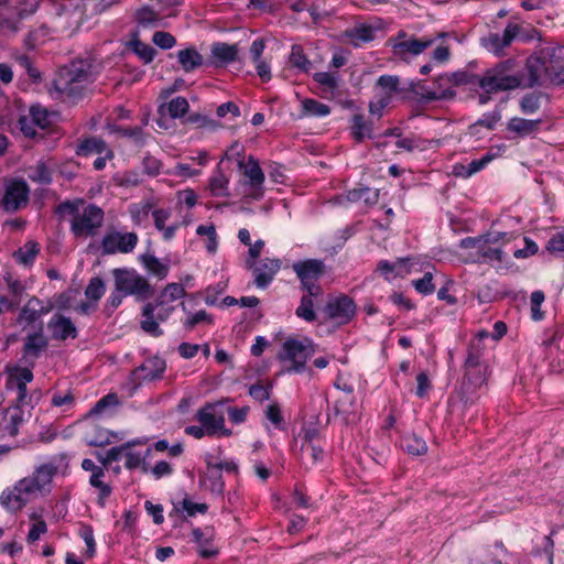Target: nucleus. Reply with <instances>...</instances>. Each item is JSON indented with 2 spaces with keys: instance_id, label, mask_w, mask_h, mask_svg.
Masks as SVG:
<instances>
[{
  "instance_id": "44",
  "label": "nucleus",
  "mask_w": 564,
  "mask_h": 564,
  "mask_svg": "<svg viewBox=\"0 0 564 564\" xmlns=\"http://www.w3.org/2000/svg\"><path fill=\"white\" fill-rule=\"evenodd\" d=\"M40 251V246L35 241H29L23 247H21L18 251L14 252V258L19 263L24 265H29L33 262L36 254Z\"/></svg>"
},
{
  "instance_id": "8",
  "label": "nucleus",
  "mask_w": 564,
  "mask_h": 564,
  "mask_svg": "<svg viewBox=\"0 0 564 564\" xmlns=\"http://www.w3.org/2000/svg\"><path fill=\"white\" fill-rule=\"evenodd\" d=\"M225 400L210 402L196 413V420L206 429L207 435L230 436L231 430L225 426Z\"/></svg>"
},
{
  "instance_id": "24",
  "label": "nucleus",
  "mask_w": 564,
  "mask_h": 564,
  "mask_svg": "<svg viewBox=\"0 0 564 564\" xmlns=\"http://www.w3.org/2000/svg\"><path fill=\"white\" fill-rule=\"evenodd\" d=\"M212 57L217 65H226L236 61L238 55V47L236 44H227L223 42L214 43L212 45Z\"/></svg>"
},
{
  "instance_id": "4",
  "label": "nucleus",
  "mask_w": 564,
  "mask_h": 564,
  "mask_svg": "<svg viewBox=\"0 0 564 564\" xmlns=\"http://www.w3.org/2000/svg\"><path fill=\"white\" fill-rule=\"evenodd\" d=\"M93 66L87 61L73 62L56 83V88L68 97H79L85 86L94 80Z\"/></svg>"
},
{
  "instance_id": "18",
  "label": "nucleus",
  "mask_w": 564,
  "mask_h": 564,
  "mask_svg": "<svg viewBox=\"0 0 564 564\" xmlns=\"http://www.w3.org/2000/svg\"><path fill=\"white\" fill-rule=\"evenodd\" d=\"M280 268L281 261L279 259L265 258L254 263V284L260 289L267 288L279 272Z\"/></svg>"
},
{
  "instance_id": "62",
  "label": "nucleus",
  "mask_w": 564,
  "mask_h": 564,
  "mask_svg": "<svg viewBox=\"0 0 564 564\" xmlns=\"http://www.w3.org/2000/svg\"><path fill=\"white\" fill-rule=\"evenodd\" d=\"M152 42L160 48L169 50L176 44V39L169 32L156 31L152 36Z\"/></svg>"
},
{
  "instance_id": "38",
  "label": "nucleus",
  "mask_w": 564,
  "mask_h": 564,
  "mask_svg": "<svg viewBox=\"0 0 564 564\" xmlns=\"http://www.w3.org/2000/svg\"><path fill=\"white\" fill-rule=\"evenodd\" d=\"M47 347V339L41 333H34L26 337L24 354L37 358L42 350Z\"/></svg>"
},
{
  "instance_id": "55",
  "label": "nucleus",
  "mask_w": 564,
  "mask_h": 564,
  "mask_svg": "<svg viewBox=\"0 0 564 564\" xmlns=\"http://www.w3.org/2000/svg\"><path fill=\"white\" fill-rule=\"evenodd\" d=\"M481 238L486 240V243L501 248V245L510 242L514 236L511 232L490 230L481 235Z\"/></svg>"
},
{
  "instance_id": "52",
  "label": "nucleus",
  "mask_w": 564,
  "mask_h": 564,
  "mask_svg": "<svg viewBox=\"0 0 564 564\" xmlns=\"http://www.w3.org/2000/svg\"><path fill=\"white\" fill-rule=\"evenodd\" d=\"M30 519L33 520L34 523L32 524L29 531L26 540L29 543H34L41 538L42 534L46 533L47 525L46 522L41 518V516L36 513H32L30 516Z\"/></svg>"
},
{
  "instance_id": "15",
  "label": "nucleus",
  "mask_w": 564,
  "mask_h": 564,
  "mask_svg": "<svg viewBox=\"0 0 564 564\" xmlns=\"http://www.w3.org/2000/svg\"><path fill=\"white\" fill-rule=\"evenodd\" d=\"M520 26L509 23L503 33H489L480 39V45L495 55H501L506 47H509L519 34Z\"/></svg>"
},
{
  "instance_id": "53",
  "label": "nucleus",
  "mask_w": 564,
  "mask_h": 564,
  "mask_svg": "<svg viewBox=\"0 0 564 564\" xmlns=\"http://www.w3.org/2000/svg\"><path fill=\"white\" fill-rule=\"evenodd\" d=\"M540 93H530L524 95L520 100V109L523 113L531 115L539 110L541 105Z\"/></svg>"
},
{
  "instance_id": "32",
  "label": "nucleus",
  "mask_w": 564,
  "mask_h": 564,
  "mask_svg": "<svg viewBox=\"0 0 564 564\" xmlns=\"http://www.w3.org/2000/svg\"><path fill=\"white\" fill-rule=\"evenodd\" d=\"M177 59L184 72H192L203 65V56L194 47L181 50L177 53Z\"/></svg>"
},
{
  "instance_id": "9",
  "label": "nucleus",
  "mask_w": 564,
  "mask_h": 564,
  "mask_svg": "<svg viewBox=\"0 0 564 564\" xmlns=\"http://www.w3.org/2000/svg\"><path fill=\"white\" fill-rule=\"evenodd\" d=\"M388 42L391 45L394 57L408 62L430 47L434 43V39H417L404 31H400L395 36L390 37Z\"/></svg>"
},
{
  "instance_id": "43",
  "label": "nucleus",
  "mask_w": 564,
  "mask_h": 564,
  "mask_svg": "<svg viewBox=\"0 0 564 564\" xmlns=\"http://www.w3.org/2000/svg\"><path fill=\"white\" fill-rule=\"evenodd\" d=\"M37 305H41V301L37 297L30 299L28 303L24 305V307L21 310L18 317V323L20 325L28 326L33 324L36 319H39L40 317L36 312Z\"/></svg>"
},
{
  "instance_id": "49",
  "label": "nucleus",
  "mask_w": 564,
  "mask_h": 564,
  "mask_svg": "<svg viewBox=\"0 0 564 564\" xmlns=\"http://www.w3.org/2000/svg\"><path fill=\"white\" fill-rule=\"evenodd\" d=\"M289 62L293 67L304 73H307L312 67L311 61L306 57L300 45L292 46Z\"/></svg>"
},
{
  "instance_id": "40",
  "label": "nucleus",
  "mask_w": 564,
  "mask_h": 564,
  "mask_svg": "<svg viewBox=\"0 0 564 564\" xmlns=\"http://www.w3.org/2000/svg\"><path fill=\"white\" fill-rule=\"evenodd\" d=\"M151 454V448H147L144 453L133 451L132 447L126 449L124 457L126 463L124 466L128 469H135L141 467L143 471H148V466L145 464V458Z\"/></svg>"
},
{
  "instance_id": "6",
  "label": "nucleus",
  "mask_w": 564,
  "mask_h": 564,
  "mask_svg": "<svg viewBox=\"0 0 564 564\" xmlns=\"http://www.w3.org/2000/svg\"><path fill=\"white\" fill-rule=\"evenodd\" d=\"M314 347L310 339L302 340L289 338L283 343L282 351L279 358L283 362H288L286 372H303L305 370L306 360L314 354Z\"/></svg>"
},
{
  "instance_id": "41",
  "label": "nucleus",
  "mask_w": 564,
  "mask_h": 564,
  "mask_svg": "<svg viewBox=\"0 0 564 564\" xmlns=\"http://www.w3.org/2000/svg\"><path fill=\"white\" fill-rule=\"evenodd\" d=\"M30 117L37 128L44 130L53 123L56 115L47 111V109L42 106L36 105L30 108Z\"/></svg>"
},
{
  "instance_id": "46",
  "label": "nucleus",
  "mask_w": 564,
  "mask_h": 564,
  "mask_svg": "<svg viewBox=\"0 0 564 564\" xmlns=\"http://www.w3.org/2000/svg\"><path fill=\"white\" fill-rule=\"evenodd\" d=\"M317 296L318 295H311L308 292H306V294L302 296L301 303L295 311L296 316L306 322L315 321L316 314L313 308V297Z\"/></svg>"
},
{
  "instance_id": "63",
  "label": "nucleus",
  "mask_w": 564,
  "mask_h": 564,
  "mask_svg": "<svg viewBox=\"0 0 564 564\" xmlns=\"http://www.w3.org/2000/svg\"><path fill=\"white\" fill-rule=\"evenodd\" d=\"M433 274L431 272H426L422 279L413 281V286L415 290L424 295L431 294L434 292L435 286L432 282Z\"/></svg>"
},
{
  "instance_id": "34",
  "label": "nucleus",
  "mask_w": 564,
  "mask_h": 564,
  "mask_svg": "<svg viewBox=\"0 0 564 564\" xmlns=\"http://www.w3.org/2000/svg\"><path fill=\"white\" fill-rule=\"evenodd\" d=\"M28 177L39 184H50L52 182V170L44 161H37L26 170Z\"/></svg>"
},
{
  "instance_id": "14",
  "label": "nucleus",
  "mask_w": 564,
  "mask_h": 564,
  "mask_svg": "<svg viewBox=\"0 0 564 564\" xmlns=\"http://www.w3.org/2000/svg\"><path fill=\"white\" fill-rule=\"evenodd\" d=\"M135 232L110 231L101 240L102 252L106 254L129 253L138 243Z\"/></svg>"
},
{
  "instance_id": "29",
  "label": "nucleus",
  "mask_w": 564,
  "mask_h": 564,
  "mask_svg": "<svg viewBox=\"0 0 564 564\" xmlns=\"http://www.w3.org/2000/svg\"><path fill=\"white\" fill-rule=\"evenodd\" d=\"M135 21L140 28L154 29L162 25V17L160 13L151 9L149 6H144L138 9L134 13Z\"/></svg>"
},
{
  "instance_id": "37",
  "label": "nucleus",
  "mask_w": 564,
  "mask_h": 564,
  "mask_svg": "<svg viewBox=\"0 0 564 564\" xmlns=\"http://www.w3.org/2000/svg\"><path fill=\"white\" fill-rule=\"evenodd\" d=\"M79 7L85 12L86 17H94L96 14H99L113 4L118 3L119 0H78Z\"/></svg>"
},
{
  "instance_id": "20",
  "label": "nucleus",
  "mask_w": 564,
  "mask_h": 564,
  "mask_svg": "<svg viewBox=\"0 0 564 564\" xmlns=\"http://www.w3.org/2000/svg\"><path fill=\"white\" fill-rule=\"evenodd\" d=\"M57 465L53 462L44 463L35 468L30 478L40 489V494L48 492L53 477L57 474Z\"/></svg>"
},
{
  "instance_id": "59",
  "label": "nucleus",
  "mask_w": 564,
  "mask_h": 564,
  "mask_svg": "<svg viewBox=\"0 0 564 564\" xmlns=\"http://www.w3.org/2000/svg\"><path fill=\"white\" fill-rule=\"evenodd\" d=\"M349 199L364 200L366 204H375L378 199V193L369 187H359L349 192Z\"/></svg>"
},
{
  "instance_id": "1",
  "label": "nucleus",
  "mask_w": 564,
  "mask_h": 564,
  "mask_svg": "<svg viewBox=\"0 0 564 564\" xmlns=\"http://www.w3.org/2000/svg\"><path fill=\"white\" fill-rule=\"evenodd\" d=\"M78 3V0L51 1L48 21L43 23L39 30L31 31L25 39V44L33 48L50 34H70L76 31L87 18Z\"/></svg>"
},
{
  "instance_id": "61",
  "label": "nucleus",
  "mask_w": 564,
  "mask_h": 564,
  "mask_svg": "<svg viewBox=\"0 0 564 564\" xmlns=\"http://www.w3.org/2000/svg\"><path fill=\"white\" fill-rule=\"evenodd\" d=\"M314 80L323 86L327 91H334L338 85V78L335 74L328 72L315 73Z\"/></svg>"
},
{
  "instance_id": "48",
  "label": "nucleus",
  "mask_w": 564,
  "mask_h": 564,
  "mask_svg": "<svg viewBox=\"0 0 564 564\" xmlns=\"http://www.w3.org/2000/svg\"><path fill=\"white\" fill-rule=\"evenodd\" d=\"M140 260L149 272L153 273L160 279L166 276L169 271L167 265L163 264L155 256L142 254Z\"/></svg>"
},
{
  "instance_id": "39",
  "label": "nucleus",
  "mask_w": 564,
  "mask_h": 564,
  "mask_svg": "<svg viewBox=\"0 0 564 564\" xmlns=\"http://www.w3.org/2000/svg\"><path fill=\"white\" fill-rule=\"evenodd\" d=\"M107 150V145L104 140L91 137L83 140L76 149L77 155H90L94 153L101 154Z\"/></svg>"
},
{
  "instance_id": "60",
  "label": "nucleus",
  "mask_w": 564,
  "mask_h": 564,
  "mask_svg": "<svg viewBox=\"0 0 564 564\" xmlns=\"http://www.w3.org/2000/svg\"><path fill=\"white\" fill-rule=\"evenodd\" d=\"M105 283L100 278H93L85 290V295L93 301H98L105 293Z\"/></svg>"
},
{
  "instance_id": "57",
  "label": "nucleus",
  "mask_w": 564,
  "mask_h": 564,
  "mask_svg": "<svg viewBox=\"0 0 564 564\" xmlns=\"http://www.w3.org/2000/svg\"><path fill=\"white\" fill-rule=\"evenodd\" d=\"M502 254L503 251L501 250L500 247H495L486 243L480 250L478 263L491 262L494 260L501 262Z\"/></svg>"
},
{
  "instance_id": "64",
  "label": "nucleus",
  "mask_w": 564,
  "mask_h": 564,
  "mask_svg": "<svg viewBox=\"0 0 564 564\" xmlns=\"http://www.w3.org/2000/svg\"><path fill=\"white\" fill-rule=\"evenodd\" d=\"M544 293L542 291H534L531 294V316L534 321L543 318V312L541 305L544 302Z\"/></svg>"
},
{
  "instance_id": "51",
  "label": "nucleus",
  "mask_w": 564,
  "mask_h": 564,
  "mask_svg": "<svg viewBox=\"0 0 564 564\" xmlns=\"http://www.w3.org/2000/svg\"><path fill=\"white\" fill-rule=\"evenodd\" d=\"M186 121L196 126V128L206 129L208 131H217L223 127L218 121L200 113H191Z\"/></svg>"
},
{
  "instance_id": "50",
  "label": "nucleus",
  "mask_w": 564,
  "mask_h": 564,
  "mask_svg": "<svg viewBox=\"0 0 564 564\" xmlns=\"http://www.w3.org/2000/svg\"><path fill=\"white\" fill-rule=\"evenodd\" d=\"M477 78H479V75H473L466 72H456L438 76V80H446L455 86L475 85L477 84Z\"/></svg>"
},
{
  "instance_id": "7",
  "label": "nucleus",
  "mask_w": 564,
  "mask_h": 564,
  "mask_svg": "<svg viewBox=\"0 0 564 564\" xmlns=\"http://www.w3.org/2000/svg\"><path fill=\"white\" fill-rule=\"evenodd\" d=\"M174 308L169 301H164V304H161V297L159 296L155 302L147 303L142 307V318L140 321L142 330L153 337L162 336L163 329L160 327V323L167 321Z\"/></svg>"
},
{
  "instance_id": "13",
  "label": "nucleus",
  "mask_w": 564,
  "mask_h": 564,
  "mask_svg": "<svg viewBox=\"0 0 564 564\" xmlns=\"http://www.w3.org/2000/svg\"><path fill=\"white\" fill-rule=\"evenodd\" d=\"M324 313L328 319L335 321L339 325H345L355 316L356 304L352 299L341 294L328 300L324 307Z\"/></svg>"
},
{
  "instance_id": "27",
  "label": "nucleus",
  "mask_w": 564,
  "mask_h": 564,
  "mask_svg": "<svg viewBox=\"0 0 564 564\" xmlns=\"http://www.w3.org/2000/svg\"><path fill=\"white\" fill-rule=\"evenodd\" d=\"M192 536H193V540L199 546L200 556H203L205 558H209V557H213L214 555H216L217 551L210 546V543L214 538L212 530H209L207 528L205 530L195 528L192 530Z\"/></svg>"
},
{
  "instance_id": "25",
  "label": "nucleus",
  "mask_w": 564,
  "mask_h": 564,
  "mask_svg": "<svg viewBox=\"0 0 564 564\" xmlns=\"http://www.w3.org/2000/svg\"><path fill=\"white\" fill-rule=\"evenodd\" d=\"M435 83L437 84L440 90H424L423 87H420L422 91L416 89L415 84H411V90L415 94H420L422 99L425 101H434V100H443V99H449L455 96V90L451 87L443 88L445 84H448L446 80H438V77L435 79Z\"/></svg>"
},
{
  "instance_id": "33",
  "label": "nucleus",
  "mask_w": 564,
  "mask_h": 564,
  "mask_svg": "<svg viewBox=\"0 0 564 564\" xmlns=\"http://www.w3.org/2000/svg\"><path fill=\"white\" fill-rule=\"evenodd\" d=\"M541 123V120H529L524 118L514 117L508 122V130L520 135L527 137L535 132Z\"/></svg>"
},
{
  "instance_id": "54",
  "label": "nucleus",
  "mask_w": 564,
  "mask_h": 564,
  "mask_svg": "<svg viewBox=\"0 0 564 564\" xmlns=\"http://www.w3.org/2000/svg\"><path fill=\"white\" fill-rule=\"evenodd\" d=\"M101 478L102 477H98V475H90L89 484L99 490L97 503L104 508L106 499L111 495L112 489L108 484L104 482Z\"/></svg>"
},
{
  "instance_id": "3",
  "label": "nucleus",
  "mask_w": 564,
  "mask_h": 564,
  "mask_svg": "<svg viewBox=\"0 0 564 564\" xmlns=\"http://www.w3.org/2000/svg\"><path fill=\"white\" fill-rule=\"evenodd\" d=\"M523 83V73L514 58H508L488 68L477 78V85L486 94L513 90Z\"/></svg>"
},
{
  "instance_id": "45",
  "label": "nucleus",
  "mask_w": 564,
  "mask_h": 564,
  "mask_svg": "<svg viewBox=\"0 0 564 564\" xmlns=\"http://www.w3.org/2000/svg\"><path fill=\"white\" fill-rule=\"evenodd\" d=\"M129 47L144 64L151 63L156 54L151 45L141 42L139 39L130 41Z\"/></svg>"
},
{
  "instance_id": "23",
  "label": "nucleus",
  "mask_w": 564,
  "mask_h": 564,
  "mask_svg": "<svg viewBox=\"0 0 564 564\" xmlns=\"http://www.w3.org/2000/svg\"><path fill=\"white\" fill-rule=\"evenodd\" d=\"M19 489V486L15 484L12 488L3 490L1 494L0 500L2 506L11 512L21 510L29 502L24 494Z\"/></svg>"
},
{
  "instance_id": "19",
  "label": "nucleus",
  "mask_w": 564,
  "mask_h": 564,
  "mask_svg": "<svg viewBox=\"0 0 564 564\" xmlns=\"http://www.w3.org/2000/svg\"><path fill=\"white\" fill-rule=\"evenodd\" d=\"M52 333V337L56 340H65L67 338H76L77 329L69 317L55 314L47 324Z\"/></svg>"
},
{
  "instance_id": "16",
  "label": "nucleus",
  "mask_w": 564,
  "mask_h": 564,
  "mask_svg": "<svg viewBox=\"0 0 564 564\" xmlns=\"http://www.w3.org/2000/svg\"><path fill=\"white\" fill-rule=\"evenodd\" d=\"M30 188L25 181L18 180L8 184L3 197L6 210L15 212L29 199Z\"/></svg>"
},
{
  "instance_id": "58",
  "label": "nucleus",
  "mask_w": 564,
  "mask_h": 564,
  "mask_svg": "<svg viewBox=\"0 0 564 564\" xmlns=\"http://www.w3.org/2000/svg\"><path fill=\"white\" fill-rule=\"evenodd\" d=\"M33 380V373L28 368H17L14 371H12L9 376L7 386H13V384H28Z\"/></svg>"
},
{
  "instance_id": "22",
  "label": "nucleus",
  "mask_w": 564,
  "mask_h": 564,
  "mask_svg": "<svg viewBox=\"0 0 564 564\" xmlns=\"http://www.w3.org/2000/svg\"><path fill=\"white\" fill-rule=\"evenodd\" d=\"M409 258H399L394 262L381 260L378 263V271L384 276L386 280H392L397 276H404L410 272Z\"/></svg>"
},
{
  "instance_id": "56",
  "label": "nucleus",
  "mask_w": 564,
  "mask_h": 564,
  "mask_svg": "<svg viewBox=\"0 0 564 564\" xmlns=\"http://www.w3.org/2000/svg\"><path fill=\"white\" fill-rule=\"evenodd\" d=\"M185 295V290L182 284L178 283H170L164 290L160 293L159 297H161V304H164V301L172 302L183 297Z\"/></svg>"
},
{
  "instance_id": "42",
  "label": "nucleus",
  "mask_w": 564,
  "mask_h": 564,
  "mask_svg": "<svg viewBox=\"0 0 564 564\" xmlns=\"http://www.w3.org/2000/svg\"><path fill=\"white\" fill-rule=\"evenodd\" d=\"M401 446L411 455H422L426 453L427 446L423 438L415 434L405 435L401 438Z\"/></svg>"
},
{
  "instance_id": "31",
  "label": "nucleus",
  "mask_w": 564,
  "mask_h": 564,
  "mask_svg": "<svg viewBox=\"0 0 564 564\" xmlns=\"http://www.w3.org/2000/svg\"><path fill=\"white\" fill-rule=\"evenodd\" d=\"M330 113V108L316 99L305 98L301 101L300 117L323 118Z\"/></svg>"
},
{
  "instance_id": "36",
  "label": "nucleus",
  "mask_w": 564,
  "mask_h": 564,
  "mask_svg": "<svg viewBox=\"0 0 564 564\" xmlns=\"http://www.w3.org/2000/svg\"><path fill=\"white\" fill-rule=\"evenodd\" d=\"M229 178L218 169L209 180V191L215 197H228Z\"/></svg>"
},
{
  "instance_id": "5",
  "label": "nucleus",
  "mask_w": 564,
  "mask_h": 564,
  "mask_svg": "<svg viewBox=\"0 0 564 564\" xmlns=\"http://www.w3.org/2000/svg\"><path fill=\"white\" fill-rule=\"evenodd\" d=\"M116 291L137 300H147L153 295L149 281L134 269L116 268L111 271Z\"/></svg>"
},
{
  "instance_id": "28",
  "label": "nucleus",
  "mask_w": 564,
  "mask_h": 564,
  "mask_svg": "<svg viewBox=\"0 0 564 564\" xmlns=\"http://www.w3.org/2000/svg\"><path fill=\"white\" fill-rule=\"evenodd\" d=\"M372 122L366 120L362 115H354L350 120V132L357 142L372 138Z\"/></svg>"
},
{
  "instance_id": "17",
  "label": "nucleus",
  "mask_w": 564,
  "mask_h": 564,
  "mask_svg": "<svg viewBox=\"0 0 564 564\" xmlns=\"http://www.w3.org/2000/svg\"><path fill=\"white\" fill-rule=\"evenodd\" d=\"M486 373L487 368L466 370L460 388L465 403H473L477 399V390L485 383Z\"/></svg>"
},
{
  "instance_id": "26",
  "label": "nucleus",
  "mask_w": 564,
  "mask_h": 564,
  "mask_svg": "<svg viewBox=\"0 0 564 564\" xmlns=\"http://www.w3.org/2000/svg\"><path fill=\"white\" fill-rule=\"evenodd\" d=\"M189 109V105L186 98L176 97L171 99L167 104L159 107V113L161 117L169 116L172 119L184 117Z\"/></svg>"
},
{
  "instance_id": "2",
  "label": "nucleus",
  "mask_w": 564,
  "mask_h": 564,
  "mask_svg": "<svg viewBox=\"0 0 564 564\" xmlns=\"http://www.w3.org/2000/svg\"><path fill=\"white\" fill-rule=\"evenodd\" d=\"M56 214L64 218L70 216V230L77 238H87L97 235L105 219L104 210L94 205H84L82 200H66L56 207Z\"/></svg>"
},
{
  "instance_id": "10",
  "label": "nucleus",
  "mask_w": 564,
  "mask_h": 564,
  "mask_svg": "<svg viewBox=\"0 0 564 564\" xmlns=\"http://www.w3.org/2000/svg\"><path fill=\"white\" fill-rule=\"evenodd\" d=\"M294 272L301 280L302 289L311 295H321L322 289L316 283L325 271V264L322 260L308 259L299 261L292 265Z\"/></svg>"
},
{
  "instance_id": "21",
  "label": "nucleus",
  "mask_w": 564,
  "mask_h": 564,
  "mask_svg": "<svg viewBox=\"0 0 564 564\" xmlns=\"http://www.w3.org/2000/svg\"><path fill=\"white\" fill-rule=\"evenodd\" d=\"M545 69L544 62L540 57L530 56L525 63L527 76L523 74V83L521 86L531 88L539 85Z\"/></svg>"
},
{
  "instance_id": "11",
  "label": "nucleus",
  "mask_w": 564,
  "mask_h": 564,
  "mask_svg": "<svg viewBox=\"0 0 564 564\" xmlns=\"http://www.w3.org/2000/svg\"><path fill=\"white\" fill-rule=\"evenodd\" d=\"M400 90V78L398 76H380L376 83L375 100L369 105L370 112L381 116V111L391 102L393 95Z\"/></svg>"
},
{
  "instance_id": "47",
  "label": "nucleus",
  "mask_w": 564,
  "mask_h": 564,
  "mask_svg": "<svg viewBox=\"0 0 564 564\" xmlns=\"http://www.w3.org/2000/svg\"><path fill=\"white\" fill-rule=\"evenodd\" d=\"M137 444H140V442L132 441V442H127L120 446L112 447L106 453L105 456L99 454L98 459L104 466H107L112 462L120 460L122 457H124L126 449H129V447H133Z\"/></svg>"
},
{
  "instance_id": "30",
  "label": "nucleus",
  "mask_w": 564,
  "mask_h": 564,
  "mask_svg": "<svg viewBox=\"0 0 564 564\" xmlns=\"http://www.w3.org/2000/svg\"><path fill=\"white\" fill-rule=\"evenodd\" d=\"M165 370V361L159 357L145 360L138 369L144 380H155L162 376Z\"/></svg>"
},
{
  "instance_id": "35",
  "label": "nucleus",
  "mask_w": 564,
  "mask_h": 564,
  "mask_svg": "<svg viewBox=\"0 0 564 564\" xmlns=\"http://www.w3.org/2000/svg\"><path fill=\"white\" fill-rule=\"evenodd\" d=\"M484 245H486V240L481 238V236L477 237H467L460 240L459 247L462 249L469 250L466 261L477 263L479 262V253L482 249Z\"/></svg>"
},
{
  "instance_id": "12",
  "label": "nucleus",
  "mask_w": 564,
  "mask_h": 564,
  "mask_svg": "<svg viewBox=\"0 0 564 564\" xmlns=\"http://www.w3.org/2000/svg\"><path fill=\"white\" fill-rule=\"evenodd\" d=\"M238 167L247 178L246 184L250 187L251 192L248 194L253 199H261L263 196V183L265 180L264 173L259 165V162L252 156H248L247 161L240 160Z\"/></svg>"
}]
</instances>
